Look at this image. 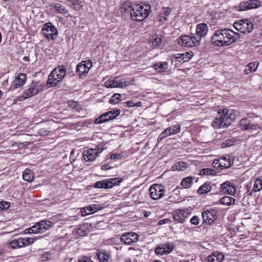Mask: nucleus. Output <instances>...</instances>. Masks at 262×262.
<instances>
[{"label":"nucleus","mask_w":262,"mask_h":262,"mask_svg":"<svg viewBox=\"0 0 262 262\" xmlns=\"http://www.w3.org/2000/svg\"><path fill=\"white\" fill-rule=\"evenodd\" d=\"M235 140L234 139H229L226 140L224 142L222 143V147H226L228 146H231L234 144Z\"/></svg>","instance_id":"nucleus-47"},{"label":"nucleus","mask_w":262,"mask_h":262,"mask_svg":"<svg viewBox=\"0 0 262 262\" xmlns=\"http://www.w3.org/2000/svg\"><path fill=\"white\" fill-rule=\"evenodd\" d=\"M190 223L191 224L194 225H198L200 223V219L198 216L195 215L193 216L190 220Z\"/></svg>","instance_id":"nucleus-52"},{"label":"nucleus","mask_w":262,"mask_h":262,"mask_svg":"<svg viewBox=\"0 0 262 262\" xmlns=\"http://www.w3.org/2000/svg\"><path fill=\"white\" fill-rule=\"evenodd\" d=\"M188 163L183 161H180L176 163L175 168L176 170L179 171H183L186 168L188 167Z\"/></svg>","instance_id":"nucleus-40"},{"label":"nucleus","mask_w":262,"mask_h":262,"mask_svg":"<svg viewBox=\"0 0 262 262\" xmlns=\"http://www.w3.org/2000/svg\"><path fill=\"white\" fill-rule=\"evenodd\" d=\"M192 52H186L183 54H177L172 55V58L177 59L179 62H185L188 61L193 57Z\"/></svg>","instance_id":"nucleus-22"},{"label":"nucleus","mask_w":262,"mask_h":262,"mask_svg":"<svg viewBox=\"0 0 262 262\" xmlns=\"http://www.w3.org/2000/svg\"><path fill=\"white\" fill-rule=\"evenodd\" d=\"M30 85L36 94L42 91L45 86V85L40 81H33Z\"/></svg>","instance_id":"nucleus-30"},{"label":"nucleus","mask_w":262,"mask_h":262,"mask_svg":"<svg viewBox=\"0 0 262 262\" xmlns=\"http://www.w3.org/2000/svg\"><path fill=\"white\" fill-rule=\"evenodd\" d=\"M42 33L48 39H54L57 34V31L55 26L51 23L45 24L42 29Z\"/></svg>","instance_id":"nucleus-9"},{"label":"nucleus","mask_w":262,"mask_h":262,"mask_svg":"<svg viewBox=\"0 0 262 262\" xmlns=\"http://www.w3.org/2000/svg\"><path fill=\"white\" fill-rule=\"evenodd\" d=\"M181 126L179 124H176L166 128L159 136L157 141L158 142H161L162 140L166 137L179 133L180 132Z\"/></svg>","instance_id":"nucleus-8"},{"label":"nucleus","mask_w":262,"mask_h":262,"mask_svg":"<svg viewBox=\"0 0 262 262\" xmlns=\"http://www.w3.org/2000/svg\"><path fill=\"white\" fill-rule=\"evenodd\" d=\"M35 227L37 233H43L48 230L52 225V223L50 221L42 220L36 223Z\"/></svg>","instance_id":"nucleus-18"},{"label":"nucleus","mask_w":262,"mask_h":262,"mask_svg":"<svg viewBox=\"0 0 262 262\" xmlns=\"http://www.w3.org/2000/svg\"><path fill=\"white\" fill-rule=\"evenodd\" d=\"M201 174L203 175H214L215 170L211 168H203L200 170Z\"/></svg>","instance_id":"nucleus-43"},{"label":"nucleus","mask_w":262,"mask_h":262,"mask_svg":"<svg viewBox=\"0 0 262 262\" xmlns=\"http://www.w3.org/2000/svg\"><path fill=\"white\" fill-rule=\"evenodd\" d=\"M259 5L260 3L258 0H249L240 3L238 7L239 11H245L257 8Z\"/></svg>","instance_id":"nucleus-15"},{"label":"nucleus","mask_w":262,"mask_h":262,"mask_svg":"<svg viewBox=\"0 0 262 262\" xmlns=\"http://www.w3.org/2000/svg\"><path fill=\"white\" fill-rule=\"evenodd\" d=\"M97 256L100 262H107L110 255L105 250L101 249L97 252Z\"/></svg>","instance_id":"nucleus-28"},{"label":"nucleus","mask_w":262,"mask_h":262,"mask_svg":"<svg viewBox=\"0 0 262 262\" xmlns=\"http://www.w3.org/2000/svg\"><path fill=\"white\" fill-rule=\"evenodd\" d=\"M36 94V92L34 91L33 89L31 88V85H30L29 88L24 92L22 96L25 99H27Z\"/></svg>","instance_id":"nucleus-37"},{"label":"nucleus","mask_w":262,"mask_h":262,"mask_svg":"<svg viewBox=\"0 0 262 262\" xmlns=\"http://www.w3.org/2000/svg\"><path fill=\"white\" fill-rule=\"evenodd\" d=\"M53 74H54L57 79L60 82L64 77L66 74V68L63 66H59L55 68L53 71Z\"/></svg>","instance_id":"nucleus-20"},{"label":"nucleus","mask_w":262,"mask_h":262,"mask_svg":"<svg viewBox=\"0 0 262 262\" xmlns=\"http://www.w3.org/2000/svg\"><path fill=\"white\" fill-rule=\"evenodd\" d=\"M88 210L86 209V207L82 208L81 209V214L82 216H85L88 214H91L89 211L86 212Z\"/></svg>","instance_id":"nucleus-59"},{"label":"nucleus","mask_w":262,"mask_h":262,"mask_svg":"<svg viewBox=\"0 0 262 262\" xmlns=\"http://www.w3.org/2000/svg\"><path fill=\"white\" fill-rule=\"evenodd\" d=\"M239 38V34L229 29H219L211 37L212 43L216 46H228Z\"/></svg>","instance_id":"nucleus-1"},{"label":"nucleus","mask_w":262,"mask_h":262,"mask_svg":"<svg viewBox=\"0 0 262 262\" xmlns=\"http://www.w3.org/2000/svg\"><path fill=\"white\" fill-rule=\"evenodd\" d=\"M221 190L224 193L233 195L235 192V188L232 184L228 182H226L221 185Z\"/></svg>","instance_id":"nucleus-24"},{"label":"nucleus","mask_w":262,"mask_h":262,"mask_svg":"<svg viewBox=\"0 0 262 262\" xmlns=\"http://www.w3.org/2000/svg\"><path fill=\"white\" fill-rule=\"evenodd\" d=\"M122 181L120 178H109L97 181L94 184V187L98 189H110L119 184Z\"/></svg>","instance_id":"nucleus-4"},{"label":"nucleus","mask_w":262,"mask_h":262,"mask_svg":"<svg viewBox=\"0 0 262 262\" xmlns=\"http://www.w3.org/2000/svg\"><path fill=\"white\" fill-rule=\"evenodd\" d=\"M121 97V94L116 93L114 94L111 97V98L109 100V102L111 104H117L119 101L121 100L120 97Z\"/></svg>","instance_id":"nucleus-42"},{"label":"nucleus","mask_w":262,"mask_h":262,"mask_svg":"<svg viewBox=\"0 0 262 262\" xmlns=\"http://www.w3.org/2000/svg\"><path fill=\"white\" fill-rule=\"evenodd\" d=\"M76 233L79 236H83L86 234L85 231L82 229L81 226L76 229Z\"/></svg>","instance_id":"nucleus-53"},{"label":"nucleus","mask_w":262,"mask_h":262,"mask_svg":"<svg viewBox=\"0 0 262 262\" xmlns=\"http://www.w3.org/2000/svg\"><path fill=\"white\" fill-rule=\"evenodd\" d=\"M39 132L41 135H46L48 134L49 132L46 130L45 129H40Z\"/></svg>","instance_id":"nucleus-62"},{"label":"nucleus","mask_w":262,"mask_h":262,"mask_svg":"<svg viewBox=\"0 0 262 262\" xmlns=\"http://www.w3.org/2000/svg\"><path fill=\"white\" fill-rule=\"evenodd\" d=\"M86 209L91 213L100 209L99 206L97 204H92L89 206H86Z\"/></svg>","instance_id":"nucleus-45"},{"label":"nucleus","mask_w":262,"mask_h":262,"mask_svg":"<svg viewBox=\"0 0 262 262\" xmlns=\"http://www.w3.org/2000/svg\"><path fill=\"white\" fill-rule=\"evenodd\" d=\"M174 245L171 243H168L162 245L156 248L155 252L157 254L161 255H165L170 253L173 249Z\"/></svg>","instance_id":"nucleus-17"},{"label":"nucleus","mask_w":262,"mask_h":262,"mask_svg":"<svg viewBox=\"0 0 262 262\" xmlns=\"http://www.w3.org/2000/svg\"><path fill=\"white\" fill-rule=\"evenodd\" d=\"M120 113L121 111L119 109H114L104 113L95 119V123L99 124L113 120L118 116Z\"/></svg>","instance_id":"nucleus-5"},{"label":"nucleus","mask_w":262,"mask_h":262,"mask_svg":"<svg viewBox=\"0 0 262 262\" xmlns=\"http://www.w3.org/2000/svg\"><path fill=\"white\" fill-rule=\"evenodd\" d=\"M60 82L58 81V79H56L54 74H53V72L50 74L48 79L47 85L49 86H56Z\"/></svg>","instance_id":"nucleus-31"},{"label":"nucleus","mask_w":262,"mask_h":262,"mask_svg":"<svg viewBox=\"0 0 262 262\" xmlns=\"http://www.w3.org/2000/svg\"><path fill=\"white\" fill-rule=\"evenodd\" d=\"M129 84V81H128L124 79H120V88H123L125 86L128 85Z\"/></svg>","instance_id":"nucleus-55"},{"label":"nucleus","mask_w":262,"mask_h":262,"mask_svg":"<svg viewBox=\"0 0 262 262\" xmlns=\"http://www.w3.org/2000/svg\"><path fill=\"white\" fill-rule=\"evenodd\" d=\"M123 105L124 106L130 107L135 106V104L132 101H128L124 102Z\"/></svg>","instance_id":"nucleus-56"},{"label":"nucleus","mask_w":262,"mask_h":262,"mask_svg":"<svg viewBox=\"0 0 262 262\" xmlns=\"http://www.w3.org/2000/svg\"><path fill=\"white\" fill-rule=\"evenodd\" d=\"M215 185L212 182L207 181L200 187L198 190V192L200 194H206L207 192L211 191L212 190L213 187Z\"/></svg>","instance_id":"nucleus-25"},{"label":"nucleus","mask_w":262,"mask_h":262,"mask_svg":"<svg viewBox=\"0 0 262 262\" xmlns=\"http://www.w3.org/2000/svg\"><path fill=\"white\" fill-rule=\"evenodd\" d=\"M239 126L242 129L245 130H255L257 128L262 129L258 124L247 118L242 119L239 122Z\"/></svg>","instance_id":"nucleus-12"},{"label":"nucleus","mask_w":262,"mask_h":262,"mask_svg":"<svg viewBox=\"0 0 262 262\" xmlns=\"http://www.w3.org/2000/svg\"><path fill=\"white\" fill-rule=\"evenodd\" d=\"M171 10L170 9L167 8L164 10L163 14L165 16H167L170 13Z\"/></svg>","instance_id":"nucleus-61"},{"label":"nucleus","mask_w":262,"mask_h":262,"mask_svg":"<svg viewBox=\"0 0 262 262\" xmlns=\"http://www.w3.org/2000/svg\"><path fill=\"white\" fill-rule=\"evenodd\" d=\"M53 7L56 11L60 14H64L67 13V10L66 8L60 4H55L53 5Z\"/></svg>","instance_id":"nucleus-41"},{"label":"nucleus","mask_w":262,"mask_h":262,"mask_svg":"<svg viewBox=\"0 0 262 262\" xmlns=\"http://www.w3.org/2000/svg\"><path fill=\"white\" fill-rule=\"evenodd\" d=\"M10 247L13 249L18 248L19 247L18 245L17 239L13 240V241H12L10 243Z\"/></svg>","instance_id":"nucleus-54"},{"label":"nucleus","mask_w":262,"mask_h":262,"mask_svg":"<svg viewBox=\"0 0 262 262\" xmlns=\"http://www.w3.org/2000/svg\"><path fill=\"white\" fill-rule=\"evenodd\" d=\"M186 212L184 210L177 209L173 213V219L179 223H183L185 219L187 217Z\"/></svg>","instance_id":"nucleus-26"},{"label":"nucleus","mask_w":262,"mask_h":262,"mask_svg":"<svg viewBox=\"0 0 262 262\" xmlns=\"http://www.w3.org/2000/svg\"><path fill=\"white\" fill-rule=\"evenodd\" d=\"M88 258L83 257L82 259L79 260V262H87Z\"/></svg>","instance_id":"nucleus-63"},{"label":"nucleus","mask_w":262,"mask_h":262,"mask_svg":"<svg viewBox=\"0 0 262 262\" xmlns=\"http://www.w3.org/2000/svg\"><path fill=\"white\" fill-rule=\"evenodd\" d=\"M224 258L223 253L215 251L206 257L207 262H221Z\"/></svg>","instance_id":"nucleus-21"},{"label":"nucleus","mask_w":262,"mask_h":262,"mask_svg":"<svg viewBox=\"0 0 262 262\" xmlns=\"http://www.w3.org/2000/svg\"><path fill=\"white\" fill-rule=\"evenodd\" d=\"M154 68L159 72H162L168 69V64L167 62H159L155 63L154 65Z\"/></svg>","instance_id":"nucleus-34"},{"label":"nucleus","mask_w":262,"mask_h":262,"mask_svg":"<svg viewBox=\"0 0 262 262\" xmlns=\"http://www.w3.org/2000/svg\"><path fill=\"white\" fill-rule=\"evenodd\" d=\"M68 105L71 108H72L73 109H75L77 111L79 110V108H80L79 105L78 104V103L76 101H75L74 100L69 101Z\"/></svg>","instance_id":"nucleus-46"},{"label":"nucleus","mask_w":262,"mask_h":262,"mask_svg":"<svg viewBox=\"0 0 262 262\" xmlns=\"http://www.w3.org/2000/svg\"><path fill=\"white\" fill-rule=\"evenodd\" d=\"M139 235L135 232H126L122 234L121 242L125 245H130L139 241Z\"/></svg>","instance_id":"nucleus-10"},{"label":"nucleus","mask_w":262,"mask_h":262,"mask_svg":"<svg viewBox=\"0 0 262 262\" xmlns=\"http://www.w3.org/2000/svg\"><path fill=\"white\" fill-rule=\"evenodd\" d=\"M150 11V6L148 4L135 5L130 11L131 18L136 21H141L147 17Z\"/></svg>","instance_id":"nucleus-2"},{"label":"nucleus","mask_w":262,"mask_h":262,"mask_svg":"<svg viewBox=\"0 0 262 262\" xmlns=\"http://www.w3.org/2000/svg\"><path fill=\"white\" fill-rule=\"evenodd\" d=\"M262 189V179L257 178L254 182L253 190L254 192L259 191Z\"/></svg>","instance_id":"nucleus-39"},{"label":"nucleus","mask_w":262,"mask_h":262,"mask_svg":"<svg viewBox=\"0 0 262 262\" xmlns=\"http://www.w3.org/2000/svg\"><path fill=\"white\" fill-rule=\"evenodd\" d=\"M233 163V160L229 156L221 158L219 160V167L221 169H226L230 167Z\"/></svg>","instance_id":"nucleus-23"},{"label":"nucleus","mask_w":262,"mask_h":262,"mask_svg":"<svg viewBox=\"0 0 262 262\" xmlns=\"http://www.w3.org/2000/svg\"><path fill=\"white\" fill-rule=\"evenodd\" d=\"M107 168L106 167V165H103L101 166L102 170H106Z\"/></svg>","instance_id":"nucleus-64"},{"label":"nucleus","mask_w":262,"mask_h":262,"mask_svg":"<svg viewBox=\"0 0 262 262\" xmlns=\"http://www.w3.org/2000/svg\"><path fill=\"white\" fill-rule=\"evenodd\" d=\"M192 181L193 178L192 177H186L182 180L181 185L185 188H188L191 186Z\"/></svg>","instance_id":"nucleus-36"},{"label":"nucleus","mask_w":262,"mask_h":262,"mask_svg":"<svg viewBox=\"0 0 262 262\" xmlns=\"http://www.w3.org/2000/svg\"><path fill=\"white\" fill-rule=\"evenodd\" d=\"M27 76L25 74L18 73L15 77L10 90H14L23 85L26 82Z\"/></svg>","instance_id":"nucleus-14"},{"label":"nucleus","mask_w":262,"mask_h":262,"mask_svg":"<svg viewBox=\"0 0 262 262\" xmlns=\"http://www.w3.org/2000/svg\"><path fill=\"white\" fill-rule=\"evenodd\" d=\"M19 248H21L25 247L24 243L23 238H19L17 239Z\"/></svg>","instance_id":"nucleus-60"},{"label":"nucleus","mask_w":262,"mask_h":262,"mask_svg":"<svg viewBox=\"0 0 262 262\" xmlns=\"http://www.w3.org/2000/svg\"><path fill=\"white\" fill-rule=\"evenodd\" d=\"M151 43L152 45L155 47H157L159 46L162 41V39L160 37H158L157 35H154L152 37V39H151Z\"/></svg>","instance_id":"nucleus-44"},{"label":"nucleus","mask_w":262,"mask_h":262,"mask_svg":"<svg viewBox=\"0 0 262 262\" xmlns=\"http://www.w3.org/2000/svg\"><path fill=\"white\" fill-rule=\"evenodd\" d=\"M34 178V172L30 169H26L23 173L24 180L27 182H31Z\"/></svg>","instance_id":"nucleus-33"},{"label":"nucleus","mask_w":262,"mask_h":262,"mask_svg":"<svg viewBox=\"0 0 262 262\" xmlns=\"http://www.w3.org/2000/svg\"><path fill=\"white\" fill-rule=\"evenodd\" d=\"M23 239L24 241L25 247L33 244L35 241V239L34 238L31 237L23 238Z\"/></svg>","instance_id":"nucleus-48"},{"label":"nucleus","mask_w":262,"mask_h":262,"mask_svg":"<svg viewBox=\"0 0 262 262\" xmlns=\"http://www.w3.org/2000/svg\"><path fill=\"white\" fill-rule=\"evenodd\" d=\"M178 43L184 47H191L199 44V38H195L194 35H192L191 36L182 35L180 37Z\"/></svg>","instance_id":"nucleus-7"},{"label":"nucleus","mask_w":262,"mask_h":262,"mask_svg":"<svg viewBox=\"0 0 262 262\" xmlns=\"http://www.w3.org/2000/svg\"><path fill=\"white\" fill-rule=\"evenodd\" d=\"M37 229L36 228L35 225H34L32 227L26 229L25 230V233L27 234H30V233H37Z\"/></svg>","instance_id":"nucleus-49"},{"label":"nucleus","mask_w":262,"mask_h":262,"mask_svg":"<svg viewBox=\"0 0 262 262\" xmlns=\"http://www.w3.org/2000/svg\"><path fill=\"white\" fill-rule=\"evenodd\" d=\"M102 151V149L90 148L84 151L83 154V157L85 161L88 162L93 161L99 156V154Z\"/></svg>","instance_id":"nucleus-11"},{"label":"nucleus","mask_w":262,"mask_h":262,"mask_svg":"<svg viewBox=\"0 0 262 262\" xmlns=\"http://www.w3.org/2000/svg\"><path fill=\"white\" fill-rule=\"evenodd\" d=\"M208 31V28L206 24H199L196 26L195 37H199V42L202 37L205 36Z\"/></svg>","instance_id":"nucleus-19"},{"label":"nucleus","mask_w":262,"mask_h":262,"mask_svg":"<svg viewBox=\"0 0 262 262\" xmlns=\"http://www.w3.org/2000/svg\"><path fill=\"white\" fill-rule=\"evenodd\" d=\"M240 22L242 23V28L241 33H246L251 32L253 29V26L252 23L248 19H240Z\"/></svg>","instance_id":"nucleus-27"},{"label":"nucleus","mask_w":262,"mask_h":262,"mask_svg":"<svg viewBox=\"0 0 262 262\" xmlns=\"http://www.w3.org/2000/svg\"><path fill=\"white\" fill-rule=\"evenodd\" d=\"M165 189L161 184H155L151 185L149 188V195L154 200H159L164 196Z\"/></svg>","instance_id":"nucleus-6"},{"label":"nucleus","mask_w":262,"mask_h":262,"mask_svg":"<svg viewBox=\"0 0 262 262\" xmlns=\"http://www.w3.org/2000/svg\"><path fill=\"white\" fill-rule=\"evenodd\" d=\"M10 207V203L8 202L1 201L0 202V209L4 210L7 209Z\"/></svg>","instance_id":"nucleus-50"},{"label":"nucleus","mask_w":262,"mask_h":262,"mask_svg":"<svg viewBox=\"0 0 262 262\" xmlns=\"http://www.w3.org/2000/svg\"><path fill=\"white\" fill-rule=\"evenodd\" d=\"M91 67V62L83 61L77 65L76 72L78 75L81 76L87 74Z\"/></svg>","instance_id":"nucleus-16"},{"label":"nucleus","mask_w":262,"mask_h":262,"mask_svg":"<svg viewBox=\"0 0 262 262\" xmlns=\"http://www.w3.org/2000/svg\"><path fill=\"white\" fill-rule=\"evenodd\" d=\"M71 5L76 10H80L83 6V2L82 0H71Z\"/></svg>","instance_id":"nucleus-38"},{"label":"nucleus","mask_w":262,"mask_h":262,"mask_svg":"<svg viewBox=\"0 0 262 262\" xmlns=\"http://www.w3.org/2000/svg\"><path fill=\"white\" fill-rule=\"evenodd\" d=\"M258 66V63L257 62H250L247 65L248 69H246L244 72L246 74H248L252 72H255Z\"/></svg>","instance_id":"nucleus-35"},{"label":"nucleus","mask_w":262,"mask_h":262,"mask_svg":"<svg viewBox=\"0 0 262 262\" xmlns=\"http://www.w3.org/2000/svg\"><path fill=\"white\" fill-rule=\"evenodd\" d=\"M171 222L170 220H169L168 219H163V220L160 221L159 222V224L160 225H163V224H165L166 223H170Z\"/></svg>","instance_id":"nucleus-57"},{"label":"nucleus","mask_w":262,"mask_h":262,"mask_svg":"<svg viewBox=\"0 0 262 262\" xmlns=\"http://www.w3.org/2000/svg\"><path fill=\"white\" fill-rule=\"evenodd\" d=\"M217 212L216 210H207L202 212L203 222L210 225L217 219Z\"/></svg>","instance_id":"nucleus-13"},{"label":"nucleus","mask_w":262,"mask_h":262,"mask_svg":"<svg viewBox=\"0 0 262 262\" xmlns=\"http://www.w3.org/2000/svg\"><path fill=\"white\" fill-rule=\"evenodd\" d=\"M234 202L235 199L229 196H224L220 200V204L226 206H230L231 205L234 204Z\"/></svg>","instance_id":"nucleus-32"},{"label":"nucleus","mask_w":262,"mask_h":262,"mask_svg":"<svg viewBox=\"0 0 262 262\" xmlns=\"http://www.w3.org/2000/svg\"><path fill=\"white\" fill-rule=\"evenodd\" d=\"M120 79L116 77L113 80H109L105 82V85L107 88H120Z\"/></svg>","instance_id":"nucleus-29"},{"label":"nucleus","mask_w":262,"mask_h":262,"mask_svg":"<svg viewBox=\"0 0 262 262\" xmlns=\"http://www.w3.org/2000/svg\"><path fill=\"white\" fill-rule=\"evenodd\" d=\"M218 114L220 116L215 118L212 122V126L214 128H220L222 127H227L230 124L229 121L230 117L228 114V110L226 108L220 110L218 111Z\"/></svg>","instance_id":"nucleus-3"},{"label":"nucleus","mask_w":262,"mask_h":262,"mask_svg":"<svg viewBox=\"0 0 262 262\" xmlns=\"http://www.w3.org/2000/svg\"><path fill=\"white\" fill-rule=\"evenodd\" d=\"M121 157V155L120 154L117 155L116 154H112L111 155L110 159L113 160H117L120 159Z\"/></svg>","instance_id":"nucleus-58"},{"label":"nucleus","mask_w":262,"mask_h":262,"mask_svg":"<svg viewBox=\"0 0 262 262\" xmlns=\"http://www.w3.org/2000/svg\"><path fill=\"white\" fill-rule=\"evenodd\" d=\"M234 28L237 31L241 32V29L242 28V23L240 22V20L235 21L233 24Z\"/></svg>","instance_id":"nucleus-51"}]
</instances>
